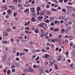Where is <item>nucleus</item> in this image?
<instances>
[{
    "mask_svg": "<svg viewBox=\"0 0 75 75\" xmlns=\"http://www.w3.org/2000/svg\"><path fill=\"white\" fill-rule=\"evenodd\" d=\"M72 29V28L70 27H68L66 28V33H68Z\"/></svg>",
    "mask_w": 75,
    "mask_h": 75,
    "instance_id": "obj_1",
    "label": "nucleus"
},
{
    "mask_svg": "<svg viewBox=\"0 0 75 75\" xmlns=\"http://www.w3.org/2000/svg\"><path fill=\"white\" fill-rule=\"evenodd\" d=\"M39 70H40V72H44V71L45 70V69L42 67H40V68Z\"/></svg>",
    "mask_w": 75,
    "mask_h": 75,
    "instance_id": "obj_2",
    "label": "nucleus"
},
{
    "mask_svg": "<svg viewBox=\"0 0 75 75\" xmlns=\"http://www.w3.org/2000/svg\"><path fill=\"white\" fill-rule=\"evenodd\" d=\"M30 10L31 11L32 13H35V8H30Z\"/></svg>",
    "mask_w": 75,
    "mask_h": 75,
    "instance_id": "obj_3",
    "label": "nucleus"
},
{
    "mask_svg": "<svg viewBox=\"0 0 75 75\" xmlns=\"http://www.w3.org/2000/svg\"><path fill=\"white\" fill-rule=\"evenodd\" d=\"M66 8H68V9H69V10H72L73 8H72V7H71V6H69L67 5L66 6Z\"/></svg>",
    "mask_w": 75,
    "mask_h": 75,
    "instance_id": "obj_4",
    "label": "nucleus"
},
{
    "mask_svg": "<svg viewBox=\"0 0 75 75\" xmlns=\"http://www.w3.org/2000/svg\"><path fill=\"white\" fill-rule=\"evenodd\" d=\"M6 30L7 32H10L12 31V29L11 28L9 29L8 28H7Z\"/></svg>",
    "mask_w": 75,
    "mask_h": 75,
    "instance_id": "obj_5",
    "label": "nucleus"
},
{
    "mask_svg": "<svg viewBox=\"0 0 75 75\" xmlns=\"http://www.w3.org/2000/svg\"><path fill=\"white\" fill-rule=\"evenodd\" d=\"M3 34L4 35H5V36H8V33L6 32V31L4 32Z\"/></svg>",
    "mask_w": 75,
    "mask_h": 75,
    "instance_id": "obj_6",
    "label": "nucleus"
},
{
    "mask_svg": "<svg viewBox=\"0 0 75 75\" xmlns=\"http://www.w3.org/2000/svg\"><path fill=\"white\" fill-rule=\"evenodd\" d=\"M65 17V15L64 14L62 15L61 16V18L62 19H64Z\"/></svg>",
    "mask_w": 75,
    "mask_h": 75,
    "instance_id": "obj_7",
    "label": "nucleus"
},
{
    "mask_svg": "<svg viewBox=\"0 0 75 75\" xmlns=\"http://www.w3.org/2000/svg\"><path fill=\"white\" fill-rule=\"evenodd\" d=\"M62 58V56H59L58 57V61H60Z\"/></svg>",
    "mask_w": 75,
    "mask_h": 75,
    "instance_id": "obj_8",
    "label": "nucleus"
},
{
    "mask_svg": "<svg viewBox=\"0 0 75 75\" xmlns=\"http://www.w3.org/2000/svg\"><path fill=\"white\" fill-rule=\"evenodd\" d=\"M6 59H7V57L6 56H3V60L4 61H5L6 60Z\"/></svg>",
    "mask_w": 75,
    "mask_h": 75,
    "instance_id": "obj_9",
    "label": "nucleus"
},
{
    "mask_svg": "<svg viewBox=\"0 0 75 75\" xmlns=\"http://www.w3.org/2000/svg\"><path fill=\"white\" fill-rule=\"evenodd\" d=\"M7 11V12H8V14H9V16L11 14V13L12 12H11V10H8V11Z\"/></svg>",
    "mask_w": 75,
    "mask_h": 75,
    "instance_id": "obj_10",
    "label": "nucleus"
},
{
    "mask_svg": "<svg viewBox=\"0 0 75 75\" xmlns=\"http://www.w3.org/2000/svg\"><path fill=\"white\" fill-rule=\"evenodd\" d=\"M48 59H52V57L51 56L49 55L47 57Z\"/></svg>",
    "mask_w": 75,
    "mask_h": 75,
    "instance_id": "obj_11",
    "label": "nucleus"
},
{
    "mask_svg": "<svg viewBox=\"0 0 75 75\" xmlns=\"http://www.w3.org/2000/svg\"><path fill=\"white\" fill-rule=\"evenodd\" d=\"M54 21V18H52V17H50V22H52Z\"/></svg>",
    "mask_w": 75,
    "mask_h": 75,
    "instance_id": "obj_12",
    "label": "nucleus"
},
{
    "mask_svg": "<svg viewBox=\"0 0 75 75\" xmlns=\"http://www.w3.org/2000/svg\"><path fill=\"white\" fill-rule=\"evenodd\" d=\"M51 10H52V11H58V10H57V9L53 8H52Z\"/></svg>",
    "mask_w": 75,
    "mask_h": 75,
    "instance_id": "obj_13",
    "label": "nucleus"
},
{
    "mask_svg": "<svg viewBox=\"0 0 75 75\" xmlns=\"http://www.w3.org/2000/svg\"><path fill=\"white\" fill-rule=\"evenodd\" d=\"M64 32H65V30H64V28H62L61 31V34H63V33H64Z\"/></svg>",
    "mask_w": 75,
    "mask_h": 75,
    "instance_id": "obj_14",
    "label": "nucleus"
},
{
    "mask_svg": "<svg viewBox=\"0 0 75 75\" xmlns=\"http://www.w3.org/2000/svg\"><path fill=\"white\" fill-rule=\"evenodd\" d=\"M54 23L55 24H59V22L57 21H54Z\"/></svg>",
    "mask_w": 75,
    "mask_h": 75,
    "instance_id": "obj_15",
    "label": "nucleus"
},
{
    "mask_svg": "<svg viewBox=\"0 0 75 75\" xmlns=\"http://www.w3.org/2000/svg\"><path fill=\"white\" fill-rule=\"evenodd\" d=\"M59 30V29L58 28H57L56 29H54V31L56 32V31H58Z\"/></svg>",
    "mask_w": 75,
    "mask_h": 75,
    "instance_id": "obj_16",
    "label": "nucleus"
},
{
    "mask_svg": "<svg viewBox=\"0 0 75 75\" xmlns=\"http://www.w3.org/2000/svg\"><path fill=\"white\" fill-rule=\"evenodd\" d=\"M10 73H11V72H10V71L9 70H8L7 71V74L8 75H10Z\"/></svg>",
    "mask_w": 75,
    "mask_h": 75,
    "instance_id": "obj_17",
    "label": "nucleus"
},
{
    "mask_svg": "<svg viewBox=\"0 0 75 75\" xmlns=\"http://www.w3.org/2000/svg\"><path fill=\"white\" fill-rule=\"evenodd\" d=\"M31 20L33 22H34V21H35V19L34 17L32 18L31 19Z\"/></svg>",
    "mask_w": 75,
    "mask_h": 75,
    "instance_id": "obj_18",
    "label": "nucleus"
},
{
    "mask_svg": "<svg viewBox=\"0 0 75 75\" xmlns=\"http://www.w3.org/2000/svg\"><path fill=\"white\" fill-rule=\"evenodd\" d=\"M23 72H28V70H27V69H24L23 70Z\"/></svg>",
    "mask_w": 75,
    "mask_h": 75,
    "instance_id": "obj_19",
    "label": "nucleus"
},
{
    "mask_svg": "<svg viewBox=\"0 0 75 75\" xmlns=\"http://www.w3.org/2000/svg\"><path fill=\"white\" fill-rule=\"evenodd\" d=\"M55 30V28L53 27H52L50 29V30H51V31H53V30Z\"/></svg>",
    "mask_w": 75,
    "mask_h": 75,
    "instance_id": "obj_20",
    "label": "nucleus"
},
{
    "mask_svg": "<svg viewBox=\"0 0 75 75\" xmlns=\"http://www.w3.org/2000/svg\"><path fill=\"white\" fill-rule=\"evenodd\" d=\"M16 67H17L18 68H19V64H18L17 63H16Z\"/></svg>",
    "mask_w": 75,
    "mask_h": 75,
    "instance_id": "obj_21",
    "label": "nucleus"
},
{
    "mask_svg": "<svg viewBox=\"0 0 75 75\" xmlns=\"http://www.w3.org/2000/svg\"><path fill=\"white\" fill-rule=\"evenodd\" d=\"M38 29L37 28H36L35 30V32L36 33H38Z\"/></svg>",
    "mask_w": 75,
    "mask_h": 75,
    "instance_id": "obj_22",
    "label": "nucleus"
},
{
    "mask_svg": "<svg viewBox=\"0 0 75 75\" xmlns=\"http://www.w3.org/2000/svg\"><path fill=\"white\" fill-rule=\"evenodd\" d=\"M13 2H14L15 3H16L18 2L17 0H13Z\"/></svg>",
    "mask_w": 75,
    "mask_h": 75,
    "instance_id": "obj_23",
    "label": "nucleus"
},
{
    "mask_svg": "<svg viewBox=\"0 0 75 75\" xmlns=\"http://www.w3.org/2000/svg\"><path fill=\"white\" fill-rule=\"evenodd\" d=\"M14 6H9V8H14Z\"/></svg>",
    "mask_w": 75,
    "mask_h": 75,
    "instance_id": "obj_24",
    "label": "nucleus"
},
{
    "mask_svg": "<svg viewBox=\"0 0 75 75\" xmlns=\"http://www.w3.org/2000/svg\"><path fill=\"white\" fill-rule=\"evenodd\" d=\"M40 10H41V8L40 7H38V10H37V11H40Z\"/></svg>",
    "mask_w": 75,
    "mask_h": 75,
    "instance_id": "obj_25",
    "label": "nucleus"
},
{
    "mask_svg": "<svg viewBox=\"0 0 75 75\" xmlns=\"http://www.w3.org/2000/svg\"><path fill=\"white\" fill-rule=\"evenodd\" d=\"M4 44H7V41H6L4 40L3 42Z\"/></svg>",
    "mask_w": 75,
    "mask_h": 75,
    "instance_id": "obj_26",
    "label": "nucleus"
},
{
    "mask_svg": "<svg viewBox=\"0 0 75 75\" xmlns=\"http://www.w3.org/2000/svg\"><path fill=\"white\" fill-rule=\"evenodd\" d=\"M31 3L32 4H34V3H35V1L33 0V1H32Z\"/></svg>",
    "mask_w": 75,
    "mask_h": 75,
    "instance_id": "obj_27",
    "label": "nucleus"
},
{
    "mask_svg": "<svg viewBox=\"0 0 75 75\" xmlns=\"http://www.w3.org/2000/svg\"><path fill=\"white\" fill-rule=\"evenodd\" d=\"M28 27H26L25 28V29H26L27 30H30V29H29V28H28Z\"/></svg>",
    "mask_w": 75,
    "mask_h": 75,
    "instance_id": "obj_28",
    "label": "nucleus"
},
{
    "mask_svg": "<svg viewBox=\"0 0 75 75\" xmlns=\"http://www.w3.org/2000/svg\"><path fill=\"white\" fill-rule=\"evenodd\" d=\"M28 9H25V10H24V12H28Z\"/></svg>",
    "mask_w": 75,
    "mask_h": 75,
    "instance_id": "obj_29",
    "label": "nucleus"
},
{
    "mask_svg": "<svg viewBox=\"0 0 75 75\" xmlns=\"http://www.w3.org/2000/svg\"><path fill=\"white\" fill-rule=\"evenodd\" d=\"M42 51H43V52H47V51L44 50V49H42Z\"/></svg>",
    "mask_w": 75,
    "mask_h": 75,
    "instance_id": "obj_30",
    "label": "nucleus"
},
{
    "mask_svg": "<svg viewBox=\"0 0 75 75\" xmlns=\"http://www.w3.org/2000/svg\"><path fill=\"white\" fill-rule=\"evenodd\" d=\"M62 11L63 12H65V11H66V9H62Z\"/></svg>",
    "mask_w": 75,
    "mask_h": 75,
    "instance_id": "obj_31",
    "label": "nucleus"
},
{
    "mask_svg": "<svg viewBox=\"0 0 75 75\" xmlns=\"http://www.w3.org/2000/svg\"><path fill=\"white\" fill-rule=\"evenodd\" d=\"M9 17H10V16L8 15H6L5 16L6 18H9Z\"/></svg>",
    "mask_w": 75,
    "mask_h": 75,
    "instance_id": "obj_32",
    "label": "nucleus"
},
{
    "mask_svg": "<svg viewBox=\"0 0 75 75\" xmlns=\"http://www.w3.org/2000/svg\"><path fill=\"white\" fill-rule=\"evenodd\" d=\"M44 25V23H42L39 24L40 26H42Z\"/></svg>",
    "mask_w": 75,
    "mask_h": 75,
    "instance_id": "obj_33",
    "label": "nucleus"
},
{
    "mask_svg": "<svg viewBox=\"0 0 75 75\" xmlns=\"http://www.w3.org/2000/svg\"><path fill=\"white\" fill-rule=\"evenodd\" d=\"M73 65H74V64L71 63L70 65V68H72V67H73Z\"/></svg>",
    "mask_w": 75,
    "mask_h": 75,
    "instance_id": "obj_34",
    "label": "nucleus"
},
{
    "mask_svg": "<svg viewBox=\"0 0 75 75\" xmlns=\"http://www.w3.org/2000/svg\"><path fill=\"white\" fill-rule=\"evenodd\" d=\"M24 50L26 52H28V51H29V50H28L27 49H24Z\"/></svg>",
    "mask_w": 75,
    "mask_h": 75,
    "instance_id": "obj_35",
    "label": "nucleus"
},
{
    "mask_svg": "<svg viewBox=\"0 0 75 75\" xmlns=\"http://www.w3.org/2000/svg\"><path fill=\"white\" fill-rule=\"evenodd\" d=\"M40 37H43L44 36V34L42 33V34L40 35Z\"/></svg>",
    "mask_w": 75,
    "mask_h": 75,
    "instance_id": "obj_36",
    "label": "nucleus"
},
{
    "mask_svg": "<svg viewBox=\"0 0 75 75\" xmlns=\"http://www.w3.org/2000/svg\"><path fill=\"white\" fill-rule=\"evenodd\" d=\"M49 20L48 19H47L46 21H45V23H48V22H49Z\"/></svg>",
    "mask_w": 75,
    "mask_h": 75,
    "instance_id": "obj_37",
    "label": "nucleus"
},
{
    "mask_svg": "<svg viewBox=\"0 0 75 75\" xmlns=\"http://www.w3.org/2000/svg\"><path fill=\"white\" fill-rule=\"evenodd\" d=\"M50 25L52 26L54 25V22H52L50 24Z\"/></svg>",
    "mask_w": 75,
    "mask_h": 75,
    "instance_id": "obj_38",
    "label": "nucleus"
},
{
    "mask_svg": "<svg viewBox=\"0 0 75 75\" xmlns=\"http://www.w3.org/2000/svg\"><path fill=\"white\" fill-rule=\"evenodd\" d=\"M19 54H20V53L19 52H17L16 53V55L17 56H19Z\"/></svg>",
    "mask_w": 75,
    "mask_h": 75,
    "instance_id": "obj_39",
    "label": "nucleus"
},
{
    "mask_svg": "<svg viewBox=\"0 0 75 75\" xmlns=\"http://www.w3.org/2000/svg\"><path fill=\"white\" fill-rule=\"evenodd\" d=\"M11 68H14L15 67V66L14 65H12L11 67Z\"/></svg>",
    "mask_w": 75,
    "mask_h": 75,
    "instance_id": "obj_40",
    "label": "nucleus"
},
{
    "mask_svg": "<svg viewBox=\"0 0 75 75\" xmlns=\"http://www.w3.org/2000/svg\"><path fill=\"white\" fill-rule=\"evenodd\" d=\"M48 56V55L47 54H45V58H47V57Z\"/></svg>",
    "mask_w": 75,
    "mask_h": 75,
    "instance_id": "obj_41",
    "label": "nucleus"
},
{
    "mask_svg": "<svg viewBox=\"0 0 75 75\" xmlns=\"http://www.w3.org/2000/svg\"><path fill=\"white\" fill-rule=\"evenodd\" d=\"M58 42H59V43H61V40H60V39H58Z\"/></svg>",
    "mask_w": 75,
    "mask_h": 75,
    "instance_id": "obj_42",
    "label": "nucleus"
},
{
    "mask_svg": "<svg viewBox=\"0 0 75 75\" xmlns=\"http://www.w3.org/2000/svg\"><path fill=\"white\" fill-rule=\"evenodd\" d=\"M65 42L66 43H68V40H65Z\"/></svg>",
    "mask_w": 75,
    "mask_h": 75,
    "instance_id": "obj_43",
    "label": "nucleus"
},
{
    "mask_svg": "<svg viewBox=\"0 0 75 75\" xmlns=\"http://www.w3.org/2000/svg\"><path fill=\"white\" fill-rule=\"evenodd\" d=\"M38 59H39V57L38 56V57L35 59V60L36 61H37Z\"/></svg>",
    "mask_w": 75,
    "mask_h": 75,
    "instance_id": "obj_44",
    "label": "nucleus"
},
{
    "mask_svg": "<svg viewBox=\"0 0 75 75\" xmlns=\"http://www.w3.org/2000/svg\"><path fill=\"white\" fill-rule=\"evenodd\" d=\"M46 7L47 8H50V6L49 5H47Z\"/></svg>",
    "mask_w": 75,
    "mask_h": 75,
    "instance_id": "obj_45",
    "label": "nucleus"
},
{
    "mask_svg": "<svg viewBox=\"0 0 75 75\" xmlns=\"http://www.w3.org/2000/svg\"><path fill=\"white\" fill-rule=\"evenodd\" d=\"M16 60H17V61H20V59H19V58H16Z\"/></svg>",
    "mask_w": 75,
    "mask_h": 75,
    "instance_id": "obj_46",
    "label": "nucleus"
},
{
    "mask_svg": "<svg viewBox=\"0 0 75 75\" xmlns=\"http://www.w3.org/2000/svg\"><path fill=\"white\" fill-rule=\"evenodd\" d=\"M40 30L41 33H43L44 31V30H43V29H41Z\"/></svg>",
    "mask_w": 75,
    "mask_h": 75,
    "instance_id": "obj_47",
    "label": "nucleus"
},
{
    "mask_svg": "<svg viewBox=\"0 0 75 75\" xmlns=\"http://www.w3.org/2000/svg\"><path fill=\"white\" fill-rule=\"evenodd\" d=\"M13 16H14V17H16V13L15 12L13 13Z\"/></svg>",
    "mask_w": 75,
    "mask_h": 75,
    "instance_id": "obj_48",
    "label": "nucleus"
},
{
    "mask_svg": "<svg viewBox=\"0 0 75 75\" xmlns=\"http://www.w3.org/2000/svg\"><path fill=\"white\" fill-rule=\"evenodd\" d=\"M6 12H4L3 13L2 15H3V16L6 15Z\"/></svg>",
    "mask_w": 75,
    "mask_h": 75,
    "instance_id": "obj_49",
    "label": "nucleus"
},
{
    "mask_svg": "<svg viewBox=\"0 0 75 75\" xmlns=\"http://www.w3.org/2000/svg\"><path fill=\"white\" fill-rule=\"evenodd\" d=\"M58 50H59V49L58 47H56V51H58Z\"/></svg>",
    "mask_w": 75,
    "mask_h": 75,
    "instance_id": "obj_50",
    "label": "nucleus"
},
{
    "mask_svg": "<svg viewBox=\"0 0 75 75\" xmlns=\"http://www.w3.org/2000/svg\"><path fill=\"white\" fill-rule=\"evenodd\" d=\"M68 4H69V5H72V4L71 2H69L68 3Z\"/></svg>",
    "mask_w": 75,
    "mask_h": 75,
    "instance_id": "obj_51",
    "label": "nucleus"
},
{
    "mask_svg": "<svg viewBox=\"0 0 75 75\" xmlns=\"http://www.w3.org/2000/svg\"><path fill=\"white\" fill-rule=\"evenodd\" d=\"M30 71H31L32 72H34V70L32 69H31V70Z\"/></svg>",
    "mask_w": 75,
    "mask_h": 75,
    "instance_id": "obj_52",
    "label": "nucleus"
},
{
    "mask_svg": "<svg viewBox=\"0 0 75 75\" xmlns=\"http://www.w3.org/2000/svg\"><path fill=\"white\" fill-rule=\"evenodd\" d=\"M33 52H36V50H32Z\"/></svg>",
    "mask_w": 75,
    "mask_h": 75,
    "instance_id": "obj_53",
    "label": "nucleus"
},
{
    "mask_svg": "<svg viewBox=\"0 0 75 75\" xmlns=\"http://www.w3.org/2000/svg\"><path fill=\"white\" fill-rule=\"evenodd\" d=\"M65 38H69V36H68L67 35H65Z\"/></svg>",
    "mask_w": 75,
    "mask_h": 75,
    "instance_id": "obj_54",
    "label": "nucleus"
},
{
    "mask_svg": "<svg viewBox=\"0 0 75 75\" xmlns=\"http://www.w3.org/2000/svg\"><path fill=\"white\" fill-rule=\"evenodd\" d=\"M54 3H58V1H57L56 0H55L54 1Z\"/></svg>",
    "mask_w": 75,
    "mask_h": 75,
    "instance_id": "obj_55",
    "label": "nucleus"
},
{
    "mask_svg": "<svg viewBox=\"0 0 75 75\" xmlns=\"http://www.w3.org/2000/svg\"><path fill=\"white\" fill-rule=\"evenodd\" d=\"M54 67H58V65H57V64H54Z\"/></svg>",
    "mask_w": 75,
    "mask_h": 75,
    "instance_id": "obj_56",
    "label": "nucleus"
},
{
    "mask_svg": "<svg viewBox=\"0 0 75 75\" xmlns=\"http://www.w3.org/2000/svg\"><path fill=\"white\" fill-rule=\"evenodd\" d=\"M49 37H52V33H50Z\"/></svg>",
    "mask_w": 75,
    "mask_h": 75,
    "instance_id": "obj_57",
    "label": "nucleus"
},
{
    "mask_svg": "<svg viewBox=\"0 0 75 75\" xmlns=\"http://www.w3.org/2000/svg\"><path fill=\"white\" fill-rule=\"evenodd\" d=\"M33 67L34 68H37V66L35 65H33Z\"/></svg>",
    "mask_w": 75,
    "mask_h": 75,
    "instance_id": "obj_58",
    "label": "nucleus"
},
{
    "mask_svg": "<svg viewBox=\"0 0 75 75\" xmlns=\"http://www.w3.org/2000/svg\"><path fill=\"white\" fill-rule=\"evenodd\" d=\"M46 72H47V73L48 74H49V71H48V70H46Z\"/></svg>",
    "mask_w": 75,
    "mask_h": 75,
    "instance_id": "obj_59",
    "label": "nucleus"
},
{
    "mask_svg": "<svg viewBox=\"0 0 75 75\" xmlns=\"http://www.w3.org/2000/svg\"><path fill=\"white\" fill-rule=\"evenodd\" d=\"M22 53L20 52L19 55L20 57H21L22 56Z\"/></svg>",
    "mask_w": 75,
    "mask_h": 75,
    "instance_id": "obj_60",
    "label": "nucleus"
},
{
    "mask_svg": "<svg viewBox=\"0 0 75 75\" xmlns=\"http://www.w3.org/2000/svg\"><path fill=\"white\" fill-rule=\"evenodd\" d=\"M28 69H29V70H30V71L31 70V69H32L30 67H28Z\"/></svg>",
    "mask_w": 75,
    "mask_h": 75,
    "instance_id": "obj_61",
    "label": "nucleus"
},
{
    "mask_svg": "<svg viewBox=\"0 0 75 75\" xmlns=\"http://www.w3.org/2000/svg\"><path fill=\"white\" fill-rule=\"evenodd\" d=\"M68 24H69V25H70V24H72V23L71 22H69L68 23Z\"/></svg>",
    "mask_w": 75,
    "mask_h": 75,
    "instance_id": "obj_62",
    "label": "nucleus"
},
{
    "mask_svg": "<svg viewBox=\"0 0 75 75\" xmlns=\"http://www.w3.org/2000/svg\"><path fill=\"white\" fill-rule=\"evenodd\" d=\"M40 50H36V52H40Z\"/></svg>",
    "mask_w": 75,
    "mask_h": 75,
    "instance_id": "obj_63",
    "label": "nucleus"
},
{
    "mask_svg": "<svg viewBox=\"0 0 75 75\" xmlns=\"http://www.w3.org/2000/svg\"><path fill=\"white\" fill-rule=\"evenodd\" d=\"M12 72H15V69H12Z\"/></svg>",
    "mask_w": 75,
    "mask_h": 75,
    "instance_id": "obj_64",
    "label": "nucleus"
}]
</instances>
